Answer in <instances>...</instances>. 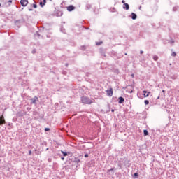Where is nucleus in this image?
I'll return each mask as SVG.
<instances>
[{
    "label": "nucleus",
    "instance_id": "nucleus-20",
    "mask_svg": "<svg viewBox=\"0 0 179 179\" xmlns=\"http://www.w3.org/2000/svg\"><path fill=\"white\" fill-rule=\"evenodd\" d=\"M76 163L77 164L76 166V167H78L79 164H78V163H80V159H77V160L76 161Z\"/></svg>",
    "mask_w": 179,
    "mask_h": 179
},
{
    "label": "nucleus",
    "instance_id": "nucleus-32",
    "mask_svg": "<svg viewBox=\"0 0 179 179\" xmlns=\"http://www.w3.org/2000/svg\"><path fill=\"white\" fill-rule=\"evenodd\" d=\"M58 16H62V11H59Z\"/></svg>",
    "mask_w": 179,
    "mask_h": 179
},
{
    "label": "nucleus",
    "instance_id": "nucleus-12",
    "mask_svg": "<svg viewBox=\"0 0 179 179\" xmlns=\"http://www.w3.org/2000/svg\"><path fill=\"white\" fill-rule=\"evenodd\" d=\"M99 51H100L101 55H103L104 57H106V50H104V48H101L99 49Z\"/></svg>",
    "mask_w": 179,
    "mask_h": 179
},
{
    "label": "nucleus",
    "instance_id": "nucleus-1",
    "mask_svg": "<svg viewBox=\"0 0 179 179\" xmlns=\"http://www.w3.org/2000/svg\"><path fill=\"white\" fill-rule=\"evenodd\" d=\"M81 101L83 104H92L93 103L92 100H90L87 96H82Z\"/></svg>",
    "mask_w": 179,
    "mask_h": 179
},
{
    "label": "nucleus",
    "instance_id": "nucleus-22",
    "mask_svg": "<svg viewBox=\"0 0 179 179\" xmlns=\"http://www.w3.org/2000/svg\"><path fill=\"white\" fill-rule=\"evenodd\" d=\"M7 3H8L7 6H10L12 3V0H9Z\"/></svg>",
    "mask_w": 179,
    "mask_h": 179
},
{
    "label": "nucleus",
    "instance_id": "nucleus-28",
    "mask_svg": "<svg viewBox=\"0 0 179 179\" xmlns=\"http://www.w3.org/2000/svg\"><path fill=\"white\" fill-rule=\"evenodd\" d=\"M169 43H170V44H174V40L171 39Z\"/></svg>",
    "mask_w": 179,
    "mask_h": 179
},
{
    "label": "nucleus",
    "instance_id": "nucleus-6",
    "mask_svg": "<svg viewBox=\"0 0 179 179\" xmlns=\"http://www.w3.org/2000/svg\"><path fill=\"white\" fill-rule=\"evenodd\" d=\"M76 8L73 5H70L67 7L68 12H72L73 10H75Z\"/></svg>",
    "mask_w": 179,
    "mask_h": 179
},
{
    "label": "nucleus",
    "instance_id": "nucleus-8",
    "mask_svg": "<svg viewBox=\"0 0 179 179\" xmlns=\"http://www.w3.org/2000/svg\"><path fill=\"white\" fill-rule=\"evenodd\" d=\"M124 101H125V99H124V97L120 96L118 98V103H119V104H122V103H124Z\"/></svg>",
    "mask_w": 179,
    "mask_h": 179
},
{
    "label": "nucleus",
    "instance_id": "nucleus-11",
    "mask_svg": "<svg viewBox=\"0 0 179 179\" xmlns=\"http://www.w3.org/2000/svg\"><path fill=\"white\" fill-rule=\"evenodd\" d=\"M144 97H149V94H150V92H148L146 90H144L143 92Z\"/></svg>",
    "mask_w": 179,
    "mask_h": 179
},
{
    "label": "nucleus",
    "instance_id": "nucleus-31",
    "mask_svg": "<svg viewBox=\"0 0 179 179\" xmlns=\"http://www.w3.org/2000/svg\"><path fill=\"white\" fill-rule=\"evenodd\" d=\"M81 50H86V46L85 45L81 46Z\"/></svg>",
    "mask_w": 179,
    "mask_h": 179
},
{
    "label": "nucleus",
    "instance_id": "nucleus-15",
    "mask_svg": "<svg viewBox=\"0 0 179 179\" xmlns=\"http://www.w3.org/2000/svg\"><path fill=\"white\" fill-rule=\"evenodd\" d=\"M61 153H62L64 157L68 156V155H69V152H64L63 150H61Z\"/></svg>",
    "mask_w": 179,
    "mask_h": 179
},
{
    "label": "nucleus",
    "instance_id": "nucleus-49",
    "mask_svg": "<svg viewBox=\"0 0 179 179\" xmlns=\"http://www.w3.org/2000/svg\"><path fill=\"white\" fill-rule=\"evenodd\" d=\"M46 150H48V148H46Z\"/></svg>",
    "mask_w": 179,
    "mask_h": 179
},
{
    "label": "nucleus",
    "instance_id": "nucleus-38",
    "mask_svg": "<svg viewBox=\"0 0 179 179\" xmlns=\"http://www.w3.org/2000/svg\"><path fill=\"white\" fill-rule=\"evenodd\" d=\"M43 3L44 4L47 3V0H43Z\"/></svg>",
    "mask_w": 179,
    "mask_h": 179
},
{
    "label": "nucleus",
    "instance_id": "nucleus-9",
    "mask_svg": "<svg viewBox=\"0 0 179 179\" xmlns=\"http://www.w3.org/2000/svg\"><path fill=\"white\" fill-rule=\"evenodd\" d=\"M130 17L133 20H136V18L138 17V15H136V14H135L134 13H131Z\"/></svg>",
    "mask_w": 179,
    "mask_h": 179
},
{
    "label": "nucleus",
    "instance_id": "nucleus-14",
    "mask_svg": "<svg viewBox=\"0 0 179 179\" xmlns=\"http://www.w3.org/2000/svg\"><path fill=\"white\" fill-rule=\"evenodd\" d=\"M113 72H114V73H115L116 75L120 74V70L118 69H113Z\"/></svg>",
    "mask_w": 179,
    "mask_h": 179
},
{
    "label": "nucleus",
    "instance_id": "nucleus-39",
    "mask_svg": "<svg viewBox=\"0 0 179 179\" xmlns=\"http://www.w3.org/2000/svg\"><path fill=\"white\" fill-rule=\"evenodd\" d=\"M122 3H123L124 5H125V3H125V1H124V0H122Z\"/></svg>",
    "mask_w": 179,
    "mask_h": 179
},
{
    "label": "nucleus",
    "instance_id": "nucleus-27",
    "mask_svg": "<svg viewBox=\"0 0 179 179\" xmlns=\"http://www.w3.org/2000/svg\"><path fill=\"white\" fill-rule=\"evenodd\" d=\"M171 55L172 57H176L177 55V53H176V52H173Z\"/></svg>",
    "mask_w": 179,
    "mask_h": 179
},
{
    "label": "nucleus",
    "instance_id": "nucleus-50",
    "mask_svg": "<svg viewBox=\"0 0 179 179\" xmlns=\"http://www.w3.org/2000/svg\"><path fill=\"white\" fill-rule=\"evenodd\" d=\"M130 93H132V91H131Z\"/></svg>",
    "mask_w": 179,
    "mask_h": 179
},
{
    "label": "nucleus",
    "instance_id": "nucleus-24",
    "mask_svg": "<svg viewBox=\"0 0 179 179\" xmlns=\"http://www.w3.org/2000/svg\"><path fill=\"white\" fill-rule=\"evenodd\" d=\"M138 173H135L134 174V178H138Z\"/></svg>",
    "mask_w": 179,
    "mask_h": 179
},
{
    "label": "nucleus",
    "instance_id": "nucleus-10",
    "mask_svg": "<svg viewBox=\"0 0 179 179\" xmlns=\"http://www.w3.org/2000/svg\"><path fill=\"white\" fill-rule=\"evenodd\" d=\"M5 123V118H3V116H0V125H3Z\"/></svg>",
    "mask_w": 179,
    "mask_h": 179
},
{
    "label": "nucleus",
    "instance_id": "nucleus-17",
    "mask_svg": "<svg viewBox=\"0 0 179 179\" xmlns=\"http://www.w3.org/2000/svg\"><path fill=\"white\" fill-rule=\"evenodd\" d=\"M144 136H148L149 135V131L148 130L145 129L143 130Z\"/></svg>",
    "mask_w": 179,
    "mask_h": 179
},
{
    "label": "nucleus",
    "instance_id": "nucleus-19",
    "mask_svg": "<svg viewBox=\"0 0 179 179\" xmlns=\"http://www.w3.org/2000/svg\"><path fill=\"white\" fill-rule=\"evenodd\" d=\"M153 59H154V61H157V59H159V57L157 55H155V56H153Z\"/></svg>",
    "mask_w": 179,
    "mask_h": 179
},
{
    "label": "nucleus",
    "instance_id": "nucleus-21",
    "mask_svg": "<svg viewBox=\"0 0 179 179\" xmlns=\"http://www.w3.org/2000/svg\"><path fill=\"white\" fill-rule=\"evenodd\" d=\"M39 5H40L41 8H43V7H44V5H45V4H44V3H43V1H41V2L39 3Z\"/></svg>",
    "mask_w": 179,
    "mask_h": 179
},
{
    "label": "nucleus",
    "instance_id": "nucleus-34",
    "mask_svg": "<svg viewBox=\"0 0 179 179\" xmlns=\"http://www.w3.org/2000/svg\"><path fill=\"white\" fill-rule=\"evenodd\" d=\"M61 31H62V33H65V29L61 28Z\"/></svg>",
    "mask_w": 179,
    "mask_h": 179
},
{
    "label": "nucleus",
    "instance_id": "nucleus-4",
    "mask_svg": "<svg viewBox=\"0 0 179 179\" xmlns=\"http://www.w3.org/2000/svg\"><path fill=\"white\" fill-rule=\"evenodd\" d=\"M20 4L22 6L25 7L29 4V0H21Z\"/></svg>",
    "mask_w": 179,
    "mask_h": 179
},
{
    "label": "nucleus",
    "instance_id": "nucleus-51",
    "mask_svg": "<svg viewBox=\"0 0 179 179\" xmlns=\"http://www.w3.org/2000/svg\"><path fill=\"white\" fill-rule=\"evenodd\" d=\"M131 76H134V74H133V75H131Z\"/></svg>",
    "mask_w": 179,
    "mask_h": 179
},
{
    "label": "nucleus",
    "instance_id": "nucleus-33",
    "mask_svg": "<svg viewBox=\"0 0 179 179\" xmlns=\"http://www.w3.org/2000/svg\"><path fill=\"white\" fill-rule=\"evenodd\" d=\"M48 131H50V128H45V132H48Z\"/></svg>",
    "mask_w": 179,
    "mask_h": 179
},
{
    "label": "nucleus",
    "instance_id": "nucleus-42",
    "mask_svg": "<svg viewBox=\"0 0 179 179\" xmlns=\"http://www.w3.org/2000/svg\"><path fill=\"white\" fill-rule=\"evenodd\" d=\"M143 50H141L140 51V54H143Z\"/></svg>",
    "mask_w": 179,
    "mask_h": 179
},
{
    "label": "nucleus",
    "instance_id": "nucleus-3",
    "mask_svg": "<svg viewBox=\"0 0 179 179\" xmlns=\"http://www.w3.org/2000/svg\"><path fill=\"white\" fill-rule=\"evenodd\" d=\"M124 165L125 166V167H131V163H129V159H128L127 158H124Z\"/></svg>",
    "mask_w": 179,
    "mask_h": 179
},
{
    "label": "nucleus",
    "instance_id": "nucleus-47",
    "mask_svg": "<svg viewBox=\"0 0 179 179\" xmlns=\"http://www.w3.org/2000/svg\"><path fill=\"white\" fill-rule=\"evenodd\" d=\"M66 66H68V64H66Z\"/></svg>",
    "mask_w": 179,
    "mask_h": 179
},
{
    "label": "nucleus",
    "instance_id": "nucleus-35",
    "mask_svg": "<svg viewBox=\"0 0 179 179\" xmlns=\"http://www.w3.org/2000/svg\"><path fill=\"white\" fill-rule=\"evenodd\" d=\"M48 163H51V162H52L51 158H48Z\"/></svg>",
    "mask_w": 179,
    "mask_h": 179
},
{
    "label": "nucleus",
    "instance_id": "nucleus-41",
    "mask_svg": "<svg viewBox=\"0 0 179 179\" xmlns=\"http://www.w3.org/2000/svg\"><path fill=\"white\" fill-rule=\"evenodd\" d=\"M29 155H31V150H29Z\"/></svg>",
    "mask_w": 179,
    "mask_h": 179
},
{
    "label": "nucleus",
    "instance_id": "nucleus-45",
    "mask_svg": "<svg viewBox=\"0 0 179 179\" xmlns=\"http://www.w3.org/2000/svg\"><path fill=\"white\" fill-rule=\"evenodd\" d=\"M106 113H110V109L108 110H107Z\"/></svg>",
    "mask_w": 179,
    "mask_h": 179
},
{
    "label": "nucleus",
    "instance_id": "nucleus-37",
    "mask_svg": "<svg viewBox=\"0 0 179 179\" xmlns=\"http://www.w3.org/2000/svg\"><path fill=\"white\" fill-rule=\"evenodd\" d=\"M84 157H89V154H85V155H84Z\"/></svg>",
    "mask_w": 179,
    "mask_h": 179
},
{
    "label": "nucleus",
    "instance_id": "nucleus-23",
    "mask_svg": "<svg viewBox=\"0 0 179 179\" xmlns=\"http://www.w3.org/2000/svg\"><path fill=\"white\" fill-rule=\"evenodd\" d=\"M102 43H103V41L96 42V45H101Z\"/></svg>",
    "mask_w": 179,
    "mask_h": 179
},
{
    "label": "nucleus",
    "instance_id": "nucleus-2",
    "mask_svg": "<svg viewBox=\"0 0 179 179\" xmlns=\"http://www.w3.org/2000/svg\"><path fill=\"white\" fill-rule=\"evenodd\" d=\"M24 22H25L24 19L22 18L20 20L15 21V24L19 27V26H20V24L24 23Z\"/></svg>",
    "mask_w": 179,
    "mask_h": 179
},
{
    "label": "nucleus",
    "instance_id": "nucleus-53",
    "mask_svg": "<svg viewBox=\"0 0 179 179\" xmlns=\"http://www.w3.org/2000/svg\"><path fill=\"white\" fill-rule=\"evenodd\" d=\"M50 1H52V0H50Z\"/></svg>",
    "mask_w": 179,
    "mask_h": 179
},
{
    "label": "nucleus",
    "instance_id": "nucleus-36",
    "mask_svg": "<svg viewBox=\"0 0 179 179\" xmlns=\"http://www.w3.org/2000/svg\"><path fill=\"white\" fill-rule=\"evenodd\" d=\"M173 12H176L177 10V8L176 7H173Z\"/></svg>",
    "mask_w": 179,
    "mask_h": 179
},
{
    "label": "nucleus",
    "instance_id": "nucleus-26",
    "mask_svg": "<svg viewBox=\"0 0 179 179\" xmlns=\"http://www.w3.org/2000/svg\"><path fill=\"white\" fill-rule=\"evenodd\" d=\"M27 9L29 12H32V10H33V8H31V7H27Z\"/></svg>",
    "mask_w": 179,
    "mask_h": 179
},
{
    "label": "nucleus",
    "instance_id": "nucleus-7",
    "mask_svg": "<svg viewBox=\"0 0 179 179\" xmlns=\"http://www.w3.org/2000/svg\"><path fill=\"white\" fill-rule=\"evenodd\" d=\"M107 95L111 97L113 96V88H110V90H106Z\"/></svg>",
    "mask_w": 179,
    "mask_h": 179
},
{
    "label": "nucleus",
    "instance_id": "nucleus-5",
    "mask_svg": "<svg viewBox=\"0 0 179 179\" xmlns=\"http://www.w3.org/2000/svg\"><path fill=\"white\" fill-rule=\"evenodd\" d=\"M37 101H38V97L34 96V98L31 99V104H37Z\"/></svg>",
    "mask_w": 179,
    "mask_h": 179
},
{
    "label": "nucleus",
    "instance_id": "nucleus-16",
    "mask_svg": "<svg viewBox=\"0 0 179 179\" xmlns=\"http://www.w3.org/2000/svg\"><path fill=\"white\" fill-rule=\"evenodd\" d=\"M107 173H112V174H114V168H111L110 169L107 170Z\"/></svg>",
    "mask_w": 179,
    "mask_h": 179
},
{
    "label": "nucleus",
    "instance_id": "nucleus-30",
    "mask_svg": "<svg viewBox=\"0 0 179 179\" xmlns=\"http://www.w3.org/2000/svg\"><path fill=\"white\" fill-rule=\"evenodd\" d=\"M37 52V50L36 49H34L31 52L32 54H36Z\"/></svg>",
    "mask_w": 179,
    "mask_h": 179
},
{
    "label": "nucleus",
    "instance_id": "nucleus-52",
    "mask_svg": "<svg viewBox=\"0 0 179 179\" xmlns=\"http://www.w3.org/2000/svg\"><path fill=\"white\" fill-rule=\"evenodd\" d=\"M0 8H1V3H0Z\"/></svg>",
    "mask_w": 179,
    "mask_h": 179
},
{
    "label": "nucleus",
    "instance_id": "nucleus-48",
    "mask_svg": "<svg viewBox=\"0 0 179 179\" xmlns=\"http://www.w3.org/2000/svg\"><path fill=\"white\" fill-rule=\"evenodd\" d=\"M8 126H10V123H8Z\"/></svg>",
    "mask_w": 179,
    "mask_h": 179
},
{
    "label": "nucleus",
    "instance_id": "nucleus-18",
    "mask_svg": "<svg viewBox=\"0 0 179 179\" xmlns=\"http://www.w3.org/2000/svg\"><path fill=\"white\" fill-rule=\"evenodd\" d=\"M117 166H118L119 169H122V164L121 162H118Z\"/></svg>",
    "mask_w": 179,
    "mask_h": 179
},
{
    "label": "nucleus",
    "instance_id": "nucleus-29",
    "mask_svg": "<svg viewBox=\"0 0 179 179\" xmlns=\"http://www.w3.org/2000/svg\"><path fill=\"white\" fill-rule=\"evenodd\" d=\"M144 103H145V106H148V104H149V101L148 100H145Z\"/></svg>",
    "mask_w": 179,
    "mask_h": 179
},
{
    "label": "nucleus",
    "instance_id": "nucleus-13",
    "mask_svg": "<svg viewBox=\"0 0 179 179\" xmlns=\"http://www.w3.org/2000/svg\"><path fill=\"white\" fill-rule=\"evenodd\" d=\"M123 9H125L126 10H129V4L124 3V6H123Z\"/></svg>",
    "mask_w": 179,
    "mask_h": 179
},
{
    "label": "nucleus",
    "instance_id": "nucleus-44",
    "mask_svg": "<svg viewBox=\"0 0 179 179\" xmlns=\"http://www.w3.org/2000/svg\"><path fill=\"white\" fill-rule=\"evenodd\" d=\"M114 111H115L114 109H112V110H111V112H112V113H114Z\"/></svg>",
    "mask_w": 179,
    "mask_h": 179
},
{
    "label": "nucleus",
    "instance_id": "nucleus-25",
    "mask_svg": "<svg viewBox=\"0 0 179 179\" xmlns=\"http://www.w3.org/2000/svg\"><path fill=\"white\" fill-rule=\"evenodd\" d=\"M31 6H33V8H34V9H36V8H37V4H31Z\"/></svg>",
    "mask_w": 179,
    "mask_h": 179
},
{
    "label": "nucleus",
    "instance_id": "nucleus-40",
    "mask_svg": "<svg viewBox=\"0 0 179 179\" xmlns=\"http://www.w3.org/2000/svg\"><path fill=\"white\" fill-rule=\"evenodd\" d=\"M61 160H65V157H61Z\"/></svg>",
    "mask_w": 179,
    "mask_h": 179
},
{
    "label": "nucleus",
    "instance_id": "nucleus-43",
    "mask_svg": "<svg viewBox=\"0 0 179 179\" xmlns=\"http://www.w3.org/2000/svg\"><path fill=\"white\" fill-rule=\"evenodd\" d=\"M165 90H162V93H165Z\"/></svg>",
    "mask_w": 179,
    "mask_h": 179
},
{
    "label": "nucleus",
    "instance_id": "nucleus-46",
    "mask_svg": "<svg viewBox=\"0 0 179 179\" xmlns=\"http://www.w3.org/2000/svg\"><path fill=\"white\" fill-rule=\"evenodd\" d=\"M157 99V100H158V99H160V96H159Z\"/></svg>",
    "mask_w": 179,
    "mask_h": 179
}]
</instances>
